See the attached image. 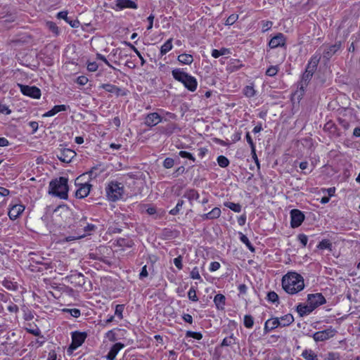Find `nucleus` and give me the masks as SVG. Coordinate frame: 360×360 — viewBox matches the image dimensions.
Masks as SVG:
<instances>
[{"label":"nucleus","mask_w":360,"mask_h":360,"mask_svg":"<svg viewBox=\"0 0 360 360\" xmlns=\"http://www.w3.org/2000/svg\"><path fill=\"white\" fill-rule=\"evenodd\" d=\"M174 264L179 269H181L183 268L182 265V257L180 255L177 257H176L174 259Z\"/></svg>","instance_id":"6e6d98bb"},{"label":"nucleus","mask_w":360,"mask_h":360,"mask_svg":"<svg viewBox=\"0 0 360 360\" xmlns=\"http://www.w3.org/2000/svg\"><path fill=\"white\" fill-rule=\"evenodd\" d=\"M177 60L182 64L184 65H191L193 62V56L187 53L180 54Z\"/></svg>","instance_id":"a878e982"},{"label":"nucleus","mask_w":360,"mask_h":360,"mask_svg":"<svg viewBox=\"0 0 360 360\" xmlns=\"http://www.w3.org/2000/svg\"><path fill=\"white\" fill-rule=\"evenodd\" d=\"M184 200H179L176 205V207L171 210L169 211V214H172V215H176L179 214L181 208L182 207L183 205H184Z\"/></svg>","instance_id":"ea45409f"},{"label":"nucleus","mask_w":360,"mask_h":360,"mask_svg":"<svg viewBox=\"0 0 360 360\" xmlns=\"http://www.w3.org/2000/svg\"><path fill=\"white\" fill-rule=\"evenodd\" d=\"M267 300L268 301L274 303L278 304V295L274 291H271L267 294Z\"/></svg>","instance_id":"e433bc0d"},{"label":"nucleus","mask_w":360,"mask_h":360,"mask_svg":"<svg viewBox=\"0 0 360 360\" xmlns=\"http://www.w3.org/2000/svg\"><path fill=\"white\" fill-rule=\"evenodd\" d=\"M58 18L64 19L67 22L69 20L67 11H60L57 15Z\"/></svg>","instance_id":"69168bd1"},{"label":"nucleus","mask_w":360,"mask_h":360,"mask_svg":"<svg viewBox=\"0 0 360 360\" xmlns=\"http://www.w3.org/2000/svg\"><path fill=\"white\" fill-rule=\"evenodd\" d=\"M226 297L222 294H217L214 298V302L219 310H224L225 306Z\"/></svg>","instance_id":"b1692460"},{"label":"nucleus","mask_w":360,"mask_h":360,"mask_svg":"<svg viewBox=\"0 0 360 360\" xmlns=\"http://www.w3.org/2000/svg\"><path fill=\"white\" fill-rule=\"evenodd\" d=\"M217 163L221 167H226L229 165V160L224 155H219L217 158Z\"/></svg>","instance_id":"c9c22d12"},{"label":"nucleus","mask_w":360,"mask_h":360,"mask_svg":"<svg viewBox=\"0 0 360 360\" xmlns=\"http://www.w3.org/2000/svg\"><path fill=\"white\" fill-rule=\"evenodd\" d=\"M98 66L96 62H90L88 63L87 69L91 72H95L97 70Z\"/></svg>","instance_id":"680f3d73"},{"label":"nucleus","mask_w":360,"mask_h":360,"mask_svg":"<svg viewBox=\"0 0 360 360\" xmlns=\"http://www.w3.org/2000/svg\"><path fill=\"white\" fill-rule=\"evenodd\" d=\"M314 309L310 304L307 305L299 304L297 307V311L300 314V316H304L307 314H309Z\"/></svg>","instance_id":"5701e85b"},{"label":"nucleus","mask_w":360,"mask_h":360,"mask_svg":"<svg viewBox=\"0 0 360 360\" xmlns=\"http://www.w3.org/2000/svg\"><path fill=\"white\" fill-rule=\"evenodd\" d=\"M184 197L186 198L189 200L191 205H192V201L193 200H197L199 198V193L195 189H189L186 191Z\"/></svg>","instance_id":"393cba45"},{"label":"nucleus","mask_w":360,"mask_h":360,"mask_svg":"<svg viewBox=\"0 0 360 360\" xmlns=\"http://www.w3.org/2000/svg\"><path fill=\"white\" fill-rule=\"evenodd\" d=\"M86 338L85 333L74 332L72 333V343L68 348V351H73L81 346Z\"/></svg>","instance_id":"423d86ee"},{"label":"nucleus","mask_w":360,"mask_h":360,"mask_svg":"<svg viewBox=\"0 0 360 360\" xmlns=\"http://www.w3.org/2000/svg\"><path fill=\"white\" fill-rule=\"evenodd\" d=\"M69 108V106L65 105H55L51 110H49L43 115V117H51L60 111H65Z\"/></svg>","instance_id":"412c9836"},{"label":"nucleus","mask_w":360,"mask_h":360,"mask_svg":"<svg viewBox=\"0 0 360 360\" xmlns=\"http://www.w3.org/2000/svg\"><path fill=\"white\" fill-rule=\"evenodd\" d=\"M320 59H321V55L320 54H315L314 55L310 60L309 61L307 65V68L306 69L307 70H309L311 71H313V72H315L316 68H317V65L320 61Z\"/></svg>","instance_id":"aec40b11"},{"label":"nucleus","mask_w":360,"mask_h":360,"mask_svg":"<svg viewBox=\"0 0 360 360\" xmlns=\"http://www.w3.org/2000/svg\"><path fill=\"white\" fill-rule=\"evenodd\" d=\"M25 207L22 205H15L8 211V216L11 220L16 219L24 211Z\"/></svg>","instance_id":"f3484780"},{"label":"nucleus","mask_w":360,"mask_h":360,"mask_svg":"<svg viewBox=\"0 0 360 360\" xmlns=\"http://www.w3.org/2000/svg\"><path fill=\"white\" fill-rule=\"evenodd\" d=\"M124 347V345L121 342L115 343L109 351L106 356L108 360H115L118 352Z\"/></svg>","instance_id":"a211bd4d"},{"label":"nucleus","mask_w":360,"mask_h":360,"mask_svg":"<svg viewBox=\"0 0 360 360\" xmlns=\"http://www.w3.org/2000/svg\"><path fill=\"white\" fill-rule=\"evenodd\" d=\"M341 47V42H336L335 44L327 46L323 53L326 59H330Z\"/></svg>","instance_id":"4468645a"},{"label":"nucleus","mask_w":360,"mask_h":360,"mask_svg":"<svg viewBox=\"0 0 360 360\" xmlns=\"http://www.w3.org/2000/svg\"><path fill=\"white\" fill-rule=\"evenodd\" d=\"M124 309V304H117L115 307V314L117 315L120 319H122V313Z\"/></svg>","instance_id":"a18cd8bd"},{"label":"nucleus","mask_w":360,"mask_h":360,"mask_svg":"<svg viewBox=\"0 0 360 360\" xmlns=\"http://www.w3.org/2000/svg\"><path fill=\"white\" fill-rule=\"evenodd\" d=\"M68 181L65 176L52 180L49 184V193L60 199H67L68 197Z\"/></svg>","instance_id":"f03ea898"},{"label":"nucleus","mask_w":360,"mask_h":360,"mask_svg":"<svg viewBox=\"0 0 360 360\" xmlns=\"http://www.w3.org/2000/svg\"><path fill=\"white\" fill-rule=\"evenodd\" d=\"M286 38L282 33H278L276 36L271 39L269 46L271 49L284 46L285 44Z\"/></svg>","instance_id":"9b49d317"},{"label":"nucleus","mask_w":360,"mask_h":360,"mask_svg":"<svg viewBox=\"0 0 360 360\" xmlns=\"http://www.w3.org/2000/svg\"><path fill=\"white\" fill-rule=\"evenodd\" d=\"M239 235H240V240L242 243H243L244 244H245V245L247 246V248L252 252H255V248L253 247V245L251 244V243L250 242L248 238L244 235L243 233H242L241 232H239Z\"/></svg>","instance_id":"7c9ffc66"},{"label":"nucleus","mask_w":360,"mask_h":360,"mask_svg":"<svg viewBox=\"0 0 360 360\" xmlns=\"http://www.w3.org/2000/svg\"><path fill=\"white\" fill-rule=\"evenodd\" d=\"M186 337L193 338L196 340H201L202 338V335L198 332H193L191 330H188L186 333Z\"/></svg>","instance_id":"37998d69"},{"label":"nucleus","mask_w":360,"mask_h":360,"mask_svg":"<svg viewBox=\"0 0 360 360\" xmlns=\"http://www.w3.org/2000/svg\"><path fill=\"white\" fill-rule=\"evenodd\" d=\"M238 18V15L232 14L226 19L225 24L226 25H231L237 20Z\"/></svg>","instance_id":"603ef678"},{"label":"nucleus","mask_w":360,"mask_h":360,"mask_svg":"<svg viewBox=\"0 0 360 360\" xmlns=\"http://www.w3.org/2000/svg\"><path fill=\"white\" fill-rule=\"evenodd\" d=\"M173 77L181 82L184 86L191 91H195L198 85L196 79L189 75L188 73L183 72L180 69H174L172 71Z\"/></svg>","instance_id":"7ed1b4c3"},{"label":"nucleus","mask_w":360,"mask_h":360,"mask_svg":"<svg viewBox=\"0 0 360 360\" xmlns=\"http://www.w3.org/2000/svg\"><path fill=\"white\" fill-rule=\"evenodd\" d=\"M297 239L302 245L303 247H305L308 242V237L305 234L300 233L297 236Z\"/></svg>","instance_id":"3c124183"},{"label":"nucleus","mask_w":360,"mask_h":360,"mask_svg":"<svg viewBox=\"0 0 360 360\" xmlns=\"http://www.w3.org/2000/svg\"><path fill=\"white\" fill-rule=\"evenodd\" d=\"M64 311L69 312L75 318H78L81 315L80 310L78 309H66Z\"/></svg>","instance_id":"8fccbe9b"},{"label":"nucleus","mask_w":360,"mask_h":360,"mask_svg":"<svg viewBox=\"0 0 360 360\" xmlns=\"http://www.w3.org/2000/svg\"><path fill=\"white\" fill-rule=\"evenodd\" d=\"M336 333V330L330 327L323 330L316 332L313 335V338L316 342L325 341L335 336Z\"/></svg>","instance_id":"39448f33"},{"label":"nucleus","mask_w":360,"mask_h":360,"mask_svg":"<svg viewBox=\"0 0 360 360\" xmlns=\"http://www.w3.org/2000/svg\"><path fill=\"white\" fill-rule=\"evenodd\" d=\"M96 58L98 59V60H101L102 61H103L106 65H108L110 68H112V69H115L114 67L112 66V65L110 64V63L107 60V59L105 58V57L104 56H103L102 54L101 53H97L96 54Z\"/></svg>","instance_id":"e2e57ef3"},{"label":"nucleus","mask_w":360,"mask_h":360,"mask_svg":"<svg viewBox=\"0 0 360 360\" xmlns=\"http://www.w3.org/2000/svg\"><path fill=\"white\" fill-rule=\"evenodd\" d=\"M272 26V22L271 21H265V22H263V25H262V32H266L268 31L269 30L271 29Z\"/></svg>","instance_id":"0e129e2a"},{"label":"nucleus","mask_w":360,"mask_h":360,"mask_svg":"<svg viewBox=\"0 0 360 360\" xmlns=\"http://www.w3.org/2000/svg\"><path fill=\"white\" fill-rule=\"evenodd\" d=\"M224 205L235 212L238 213L241 212V205L238 203L227 202L224 203Z\"/></svg>","instance_id":"473e14b6"},{"label":"nucleus","mask_w":360,"mask_h":360,"mask_svg":"<svg viewBox=\"0 0 360 360\" xmlns=\"http://www.w3.org/2000/svg\"><path fill=\"white\" fill-rule=\"evenodd\" d=\"M308 304L315 309L320 305L326 303V300L321 293L309 294L307 296Z\"/></svg>","instance_id":"9d476101"},{"label":"nucleus","mask_w":360,"mask_h":360,"mask_svg":"<svg viewBox=\"0 0 360 360\" xmlns=\"http://www.w3.org/2000/svg\"><path fill=\"white\" fill-rule=\"evenodd\" d=\"M172 38L169 39L160 48V54L165 55L172 49Z\"/></svg>","instance_id":"c756f323"},{"label":"nucleus","mask_w":360,"mask_h":360,"mask_svg":"<svg viewBox=\"0 0 360 360\" xmlns=\"http://www.w3.org/2000/svg\"><path fill=\"white\" fill-rule=\"evenodd\" d=\"M179 155L183 158H188L193 162L195 161V158L193 157V155L187 151L181 150Z\"/></svg>","instance_id":"49530a36"},{"label":"nucleus","mask_w":360,"mask_h":360,"mask_svg":"<svg viewBox=\"0 0 360 360\" xmlns=\"http://www.w3.org/2000/svg\"><path fill=\"white\" fill-rule=\"evenodd\" d=\"M230 53L229 50L226 48H222L220 50L213 49L212 51V56L214 58H219L220 56H224L229 54Z\"/></svg>","instance_id":"2f4dec72"},{"label":"nucleus","mask_w":360,"mask_h":360,"mask_svg":"<svg viewBox=\"0 0 360 360\" xmlns=\"http://www.w3.org/2000/svg\"><path fill=\"white\" fill-rule=\"evenodd\" d=\"M254 324V319L251 315L244 316V326L248 328H251Z\"/></svg>","instance_id":"4c0bfd02"},{"label":"nucleus","mask_w":360,"mask_h":360,"mask_svg":"<svg viewBox=\"0 0 360 360\" xmlns=\"http://www.w3.org/2000/svg\"><path fill=\"white\" fill-rule=\"evenodd\" d=\"M96 229V226L91 224H86V226H84V232H91Z\"/></svg>","instance_id":"774afa93"},{"label":"nucleus","mask_w":360,"mask_h":360,"mask_svg":"<svg viewBox=\"0 0 360 360\" xmlns=\"http://www.w3.org/2000/svg\"><path fill=\"white\" fill-rule=\"evenodd\" d=\"M314 72L311 71L309 70L306 69L305 72L302 75L301 84H300V89L303 91L304 88L307 86L308 82L311 79Z\"/></svg>","instance_id":"4be33fe9"},{"label":"nucleus","mask_w":360,"mask_h":360,"mask_svg":"<svg viewBox=\"0 0 360 360\" xmlns=\"http://www.w3.org/2000/svg\"><path fill=\"white\" fill-rule=\"evenodd\" d=\"M244 94L249 98L255 95V90L252 86H246L243 90Z\"/></svg>","instance_id":"58836bf2"},{"label":"nucleus","mask_w":360,"mask_h":360,"mask_svg":"<svg viewBox=\"0 0 360 360\" xmlns=\"http://www.w3.org/2000/svg\"><path fill=\"white\" fill-rule=\"evenodd\" d=\"M251 154H252V158L254 160L255 164L257 165V168L259 169L260 164H259V161L258 160L257 155L256 154L255 148H253L252 150H251Z\"/></svg>","instance_id":"bf43d9fd"},{"label":"nucleus","mask_w":360,"mask_h":360,"mask_svg":"<svg viewBox=\"0 0 360 360\" xmlns=\"http://www.w3.org/2000/svg\"><path fill=\"white\" fill-rule=\"evenodd\" d=\"M278 71V66L272 65L266 70V75L269 77H274L277 74Z\"/></svg>","instance_id":"79ce46f5"},{"label":"nucleus","mask_w":360,"mask_h":360,"mask_svg":"<svg viewBox=\"0 0 360 360\" xmlns=\"http://www.w3.org/2000/svg\"><path fill=\"white\" fill-rule=\"evenodd\" d=\"M220 268V264L217 262H212L210 264V270L211 271H215Z\"/></svg>","instance_id":"338daca9"},{"label":"nucleus","mask_w":360,"mask_h":360,"mask_svg":"<svg viewBox=\"0 0 360 360\" xmlns=\"http://www.w3.org/2000/svg\"><path fill=\"white\" fill-rule=\"evenodd\" d=\"M174 165V160L171 158H167L163 162L164 167L167 169L172 168Z\"/></svg>","instance_id":"de8ad7c7"},{"label":"nucleus","mask_w":360,"mask_h":360,"mask_svg":"<svg viewBox=\"0 0 360 360\" xmlns=\"http://www.w3.org/2000/svg\"><path fill=\"white\" fill-rule=\"evenodd\" d=\"M301 356L305 360H319L316 353L311 349H304Z\"/></svg>","instance_id":"cd10ccee"},{"label":"nucleus","mask_w":360,"mask_h":360,"mask_svg":"<svg viewBox=\"0 0 360 360\" xmlns=\"http://www.w3.org/2000/svg\"><path fill=\"white\" fill-rule=\"evenodd\" d=\"M282 287L287 293L296 294L304 289V278L296 272L288 273L282 278Z\"/></svg>","instance_id":"f257e3e1"},{"label":"nucleus","mask_w":360,"mask_h":360,"mask_svg":"<svg viewBox=\"0 0 360 360\" xmlns=\"http://www.w3.org/2000/svg\"><path fill=\"white\" fill-rule=\"evenodd\" d=\"M20 91L25 96H30L33 98H39L41 96V90L35 86H27L23 84H18Z\"/></svg>","instance_id":"0eeeda50"},{"label":"nucleus","mask_w":360,"mask_h":360,"mask_svg":"<svg viewBox=\"0 0 360 360\" xmlns=\"http://www.w3.org/2000/svg\"><path fill=\"white\" fill-rule=\"evenodd\" d=\"M162 121V117L157 112H152L148 114L145 119V124L148 127H153L157 125Z\"/></svg>","instance_id":"ddd939ff"},{"label":"nucleus","mask_w":360,"mask_h":360,"mask_svg":"<svg viewBox=\"0 0 360 360\" xmlns=\"http://www.w3.org/2000/svg\"><path fill=\"white\" fill-rule=\"evenodd\" d=\"M91 185L89 183L82 184L81 186L77 190L75 196L78 198H84L86 197L90 192Z\"/></svg>","instance_id":"dca6fc26"},{"label":"nucleus","mask_w":360,"mask_h":360,"mask_svg":"<svg viewBox=\"0 0 360 360\" xmlns=\"http://www.w3.org/2000/svg\"><path fill=\"white\" fill-rule=\"evenodd\" d=\"M46 26L55 35L57 36L59 34L58 27H57V25H56L55 22H51V21L46 22Z\"/></svg>","instance_id":"72a5a7b5"},{"label":"nucleus","mask_w":360,"mask_h":360,"mask_svg":"<svg viewBox=\"0 0 360 360\" xmlns=\"http://www.w3.org/2000/svg\"><path fill=\"white\" fill-rule=\"evenodd\" d=\"M89 79L85 76H79L77 78V83L79 85H85Z\"/></svg>","instance_id":"052dcab7"},{"label":"nucleus","mask_w":360,"mask_h":360,"mask_svg":"<svg viewBox=\"0 0 360 360\" xmlns=\"http://www.w3.org/2000/svg\"><path fill=\"white\" fill-rule=\"evenodd\" d=\"M317 248L320 250L328 249L331 250L332 243L328 240L324 239L319 243Z\"/></svg>","instance_id":"f704fd0d"},{"label":"nucleus","mask_w":360,"mask_h":360,"mask_svg":"<svg viewBox=\"0 0 360 360\" xmlns=\"http://www.w3.org/2000/svg\"><path fill=\"white\" fill-rule=\"evenodd\" d=\"M72 283H75L77 285H78L79 286H83L86 283L85 277L81 273L72 275Z\"/></svg>","instance_id":"c85d7f7f"},{"label":"nucleus","mask_w":360,"mask_h":360,"mask_svg":"<svg viewBox=\"0 0 360 360\" xmlns=\"http://www.w3.org/2000/svg\"><path fill=\"white\" fill-rule=\"evenodd\" d=\"M108 199L112 202H115L122 198L124 194V186L121 183L111 181L105 188Z\"/></svg>","instance_id":"20e7f679"},{"label":"nucleus","mask_w":360,"mask_h":360,"mask_svg":"<svg viewBox=\"0 0 360 360\" xmlns=\"http://www.w3.org/2000/svg\"><path fill=\"white\" fill-rule=\"evenodd\" d=\"M188 297L189 300H191L193 302H197L198 300V297L196 295L195 290L193 288H191L189 290V291L188 292Z\"/></svg>","instance_id":"09e8293b"},{"label":"nucleus","mask_w":360,"mask_h":360,"mask_svg":"<svg viewBox=\"0 0 360 360\" xmlns=\"http://www.w3.org/2000/svg\"><path fill=\"white\" fill-rule=\"evenodd\" d=\"M191 277L193 279H200V275L198 267H194L191 271Z\"/></svg>","instance_id":"864d4df0"},{"label":"nucleus","mask_w":360,"mask_h":360,"mask_svg":"<svg viewBox=\"0 0 360 360\" xmlns=\"http://www.w3.org/2000/svg\"><path fill=\"white\" fill-rule=\"evenodd\" d=\"M116 9L122 10L124 8H137V4L131 0H116Z\"/></svg>","instance_id":"2eb2a0df"},{"label":"nucleus","mask_w":360,"mask_h":360,"mask_svg":"<svg viewBox=\"0 0 360 360\" xmlns=\"http://www.w3.org/2000/svg\"><path fill=\"white\" fill-rule=\"evenodd\" d=\"M101 88L105 89L108 92L115 94L117 96H125L127 94L126 92L120 87L110 84H103L101 86Z\"/></svg>","instance_id":"f8f14e48"},{"label":"nucleus","mask_w":360,"mask_h":360,"mask_svg":"<svg viewBox=\"0 0 360 360\" xmlns=\"http://www.w3.org/2000/svg\"><path fill=\"white\" fill-rule=\"evenodd\" d=\"M56 156L61 162L69 163L76 156V153L69 148H62L58 152Z\"/></svg>","instance_id":"6e6552de"},{"label":"nucleus","mask_w":360,"mask_h":360,"mask_svg":"<svg viewBox=\"0 0 360 360\" xmlns=\"http://www.w3.org/2000/svg\"><path fill=\"white\" fill-rule=\"evenodd\" d=\"M0 112L5 115H9L11 111L8 109L6 105L0 102Z\"/></svg>","instance_id":"4d7b16f0"},{"label":"nucleus","mask_w":360,"mask_h":360,"mask_svg":"<svg viewBox=\"0 0 360 360\" xmlns=\"http://www.w3.org/2000/svg\"><path fill=\"white\" fill-rule=\"evenodd\" d=\"M221 215V210L219 207L213 208L210 212L201 215L202 220L218 219Z\"/></svg>","instance_id":"6ab92c4d"},{"label":"nucleus","mask_w":360,"mask_h":360,"mask_svg":"<svg viewBox=\"0 0 360 360\" xmlns=\"http://www.w3.org/2000/svg\"><path fill=\"white\" fill-rule=\"evenodd\" d=\"M96 169H97L96 167H94L88 173L83 174L82 175H81L80 177L82 178L85 176L86 174H88L91 179H95L98 176V174L96 172Z\"/></svg>","instance_id":"5fc2aeb1"},{"label":"nucleus","mask_w":360,"mask_h":360,"mask_svg":"<svg viewBox=\"0 0 360 360\" xmlns=\"http://www.w3.org/2000/svg\"><path fill=\"white\" fill-rule=\"evenodd\" d=\"M281 326L285 327L291 324L294 321V318L292 314H288L280 318Z\"/></svg>","instance_id":"bb28decb"},{"label":"nucleus","mask_w":360,"mask_h":360,"mask_svg":"<svg viewBox=\"0 0 360 360\" xmlns=\"http://www.w3.org/2000/svg\"><path fill=\"white\" fill-rule=\"evenodd\" d=\"M235 344V340L233 337V335L229 336V337H226L225 338L222 342H221V346H231L232 345Z\"/></svg>","instance_id":"c03bdc74"},{"label":"nucleus","mask_w":360,"mask_h":360,"mask_svg":"<svg viewBox=\"0 0 360 360\" xmlns=\"http://www.w3.org/2000/svg\"><path fill=\"white\" fill-rule=\"evenodd\" d=\"M267 323H269L270 328L273 330L276 328L278 326H281L280 320L278 318H272L270 319H268Z\"/></svg>","instance_id":"a19ab883"},{"label":"nucleus","mask_w":360,"mask_h":360,"mask_svg":"<svg viewBox=\"0 0 360 360\" xmlns=\"http://www.w3.org/2000/svg\"><path fill=\"white\" fill-rule=\"evenodd\" d=\"M291 221L290 225L292 228L300 226L304 219V214L299 210H292L290 211Z\"/></svg>","instance_id":"1a4fd4ad"},{"label":"nucleus","mask_w":360,"mask_h":360,"mask_svg":"<svg viewBox=\"0 0 360 360\" xmlns=\"http://www.w3.org/2000/svg\"><path fill=\"white\" fill-rule=\"evenodd\" d=\"M176 129V125L174 124H169L168 126L165 129L163 132L166 133L167 134H171L173 133L174 130Z\"/></svg>","instance_id":"13d9d810"}]
</instances>
